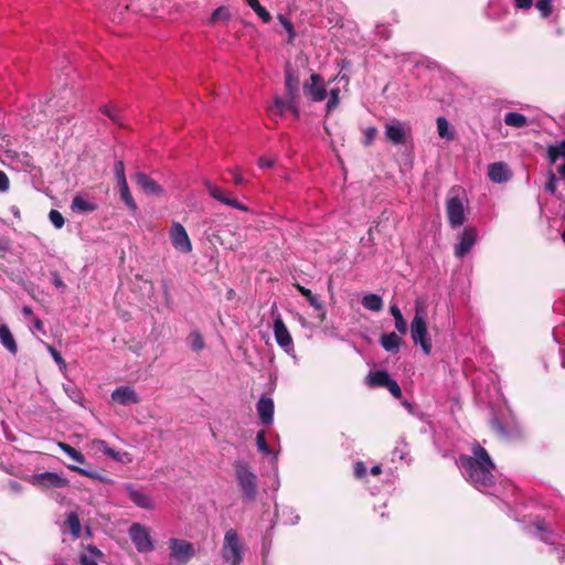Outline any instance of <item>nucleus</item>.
I'll return each mask as SVG.
<instances>
[{"label": "nucleus", "instance_id": "09e8293b", "mask_svg": "<svg viewBox=\"0 0 565 565\" xmlns=\"http://www.w3.org/2000/svg\"><path fill=\"white\" fill-rule=\"evenodd\" d=\"M114 172L117 180V184L127 182L126 175H125V166L122 161H117L114 166Z\"/></svg>", "mask_w": 565, "mask_h": 565}, {"label": "nucleus", "instance_id": "20e7f679", "mask_svg": "<svg viewBox=\"0 0 565 565\" xmlns=\"http://www.w3.org/2000/svg\"><path fill=\"white\" fill-rule=\"evenodd\" d=\"M221 554L224 562L230 565L242 564L244 546L236 530L228 529L225 532Z\"/></svg>", "mask_w": 565, "mask_h": 565}, {"label": "nucleus", "instance_id": "1a4fd4ad", "mask_svg": "<svg viewBox=\"0 0 565 565\" xmlns=\"http://www.w3.org/2000/svg\"><path fill=\"white\" fill-rule=\"evenodd\" d=\"M171 558L177 562L175 565H185L194 556V546L192 543L180 540L170 539Z\"/></svg>", "mask_w": 565, "mask_h": 565}, {"label": "nucleus", "instance_id": "ddd939ff", "mask_svg": "<svg viewBox=\"0 0 565 565\" xmlns=\"http://www.w3.org/2000/svg\"><path fill=\"white\" fill-rule=\"evenodd\" d=\"M477 242V230L471 226H467L460 234V241L455 246V255L458 258H463L473 247Z\"/></svg>", "mask_w": 565, "mask_h": 565}, {"label": "nucleus", "instance_id": "680f3d73", "mask_svg": "<svg viewBox=\"0 0 565 565\" xmlns=\"http://www.w3.org/2000/svg\"><path fill=\"white\" fill-rule=\"evenodd\" d=\"M22 313L25 316V317H32L33 316V310L31 307L29 306H24L22 308Z\"/></svg>", "mask_w": 565, "mask_h": 565}, {"label": "nucleus", "instance_id": "473e14b6", "mask_svg": "<svg viewBox=\"0 0 565 565\" xmlns=\"http://www.w3.org/2000/svg\"><path fill=\"white\" fill-rule=\"evenodd\" d=\"M296 288L297 290L303 296L306 297V299L308 300V302L310 303V306H312L315 309L317 310H323V305L321 301H319V299L317 298V296H315L310 289L303 287V286H300L299 284L296 285Z\"/></svg>", "mask_w": 565, "mask_h": 565}, {"label": "nucleus", "instance_id": "c85d7f7f", "mask_svg": "<svg viewBox=\"0 0 565 565\" xmlns=\"http://www.w3.org/2000/svg\"><path fill=\"white\" fill-rule=\"evenodd\" d=\"M57 446L63 452H65L75 462L81 463V465H83L85 462L84 455L81 451L73 448L72 446H70L68 444L58 441Z\"/></svg>", "mask_w": 565, "mask_h": 565}, {"label": "nucleus", "instance_id": "cd10ccee", "mask_svg": "<svg viewBox=\"0 0 565 565\" xmlns=\"http://www.w3.org/2000/svg\"><path fill=\"white\" fill-rule=\"evenodd\" d=\"M391 315L395 320V328L401 334H405L407 332V322L404 319L399 308L396 305H392L390 307Z\"/></svg>", "mask_w": 565, "mask_h": 565}, {"label": "nucleus", "instance_id": "a211bd4d", "mask_svg": "<svg viewBox=\"0 0 565 565\" xmlns=\"http://www.w3.org/2000/svg\"><path fill=\"white\" fill-rule=\"evenodd\" d=\"M137 185L147 194H162L163 189L153 181L148 174L143 172H138L134 177Z\"/></svg>", "mask_w": 565, "mask_h": 565}, {"label": "nucleus", "instance_id": "7ed1b4c3", "mask_svg": "<svg viewBox=\"0 0 565 565\" xmlns=\"http://www.w3.org/2000/svg\"><path fill=\"white\" fill-rule=\"evenodd\" d=\"M233 466L237 484L244 498L254 501L257 495V476L246 461L237 460Z\"/></svg>", "mask_w": 565, "mask_h": 565}, {"label": "nucleus", "instance_id": "72a5a7b5", "mask_svg": "<svg viewBox=\"0 0 565 565\" xmlns=\"http://www.w3.org/2000/svg\"><path fill=\"white\" fill-rule=\"evenodd\" d=\"M437 129L439 137L447 140L455 138L454 131L450 129L449 124L445 117L437 118Z\"/></svg>", "mask_w": 565, "mask_h": 565}, {"label": "nucleus", "instance_id": "8fccbe9b", "mask_svg": "<svg viewBox=\"0 0 565 565\" xmlns=\"http://www.w3.org/2000/svg\"><path fill=\"white\" fill-rule=\"evenodd\" d=\"M49 217H50V221L52 222V224L56 228L63 227V225H64V217H63V215L58 211L51 210L50 214H49Z\"/></svg>", "mask_w": 565, "mask_h": 565}, {"label": "nucleus", "instance_id": "aec40b11", "mask_svg": "<svg viewBox=\"0 0 565 565\" xmlns=\"http://www.w3.org/2000/svg\"><path fill=\"white\" fill-rule=\"evenodd\" d=\"M488 177L495 183H502L510 180L511 172L504 162H494L488 167Z\"/></svg>", "mask_w": 565, "mask_h": 565}, {"label": "nucleus", "instance_id": "bf43d9fd", "mask_svg": "<svg viewBox=\"0 0 565 565\" xmlns=\"http://www.w3.org/2000/svg\"><path fill=\"white\" fill-rule=\"evenodd\" d=\"M258 166L262 168V169H265V168H271L274 166V160L273 159H269V158H266V157H260L258 159Z\"/></svg>", "mask_w": 565, "mask_h": 565}, {"label": "nucleus", "instance_id": "de8ad7c7", "mask_svg": "<svg viewBox=\"0 0 565 565\" xmlns=\"http://www.w3.org/2000/svg\"><path fill=\"white\" fill-rule=\"evenodd\" d=\"M364 139L363 145L369 147L373 143L377 136V129L375 127H367L363 130Z\"/></svg>", "mask_w": 565, "mask_h": 565}, {"label": "nucleus", "instance_id": "e433bc0d", "mask_svg": "<svg viewBox=\"0 0 565 565\" xmlns=\"http://www.w3.org/2000/svg\"><path fill=\"white\" fill-rule=\"evenodd\" d=\"M547 154L552 163H554L558 158L565 159V140L557 146H550Z\"/></svg>", "mask_w": 565, "mask_h": 565}, {"label": "nucleus", "instance_id": "9d476101", "mask_svg": "<svg viewBox=\"0 0 565 565\" xmlns=\"http://www.w3.org/2000/svg\"><path fill=\"white\" fill-rule=\"evenodd\" d=\"M169 235H170L171 244L177 250H179L183 254H189L192 250L191 239H190L184 226L181 223L174 222L171 225Z\"/></svg>", "mask_w": 565, "mask_h": 565}, {"label": "nucleus", "instance_id": "f257e3e1", "mask_svg": "<svg viewBox=\"0 0 565 565\" xmlns=\"http://www.w3.org/2000/svg\"><path fill=\"white\" fill-rule=\"evenodd\" d=\"M459 463L467 479L477 489L488 491L493 487V470L495 466L488 451L482 446L475 444L472 447V456H460Z\"/></svg>", "mask_w": 565, "mask_h": 565}, {"label": "nucleus", "instance_id": "e2e57ef3", "mask_svg": "<svg viewBox=\"0 0 565 565\" xmlns=\"http://www.w3.org/2000/svg\"><path fill=\"white\" fill-rule=\"evenodd\" d=\"M382 472L381 466L376 465L371 468V473L373 476H379Z\"/></svg>", "mask_w": 565, "mask_h": 565}, {"label": "nucleus", "instance_id": "c9c22d12", "mask_svg": "<svg viewBox=\"0 0 565 565\" xmlns=\"http://www.w3.org/2000/svg\"><path fill=\"white\" fill-rule=\"evenodd\" d=\"M285 86L288 97L295 99L298 89V79L295 78L289 71L286 72Z\"/></svg>", "mask_w": 565, "mask_h": 565}, {"label": "nucleus", "instance_id": "9b49d317", "mask_svg": "<svg viewBox=\"0 0 565 565\" xmlns=\"http://www.w3.org/2000/svg\"><path fill=\"white\" fill-rule=\"evenodd\" d=\"M203 184H204L206 191L209 192V194L214 200L218 201L220 203L225 204L231 207H234V209H237V210H241V211H244V212L248 211V207L246 205L242 204L236 199L228 196L227 193L222 188L214 184L210 180H204Z\"/></svg>", "mask_w": 565, "mask_h": 565}, {"label": "nucleus", "instance_id": "393cba45", "mask_svg": "<svg viewBox=\"0 0 565 565\" xmlns=\"http://www.w3.org/2000/svg\"><path fill=\"white\" fill-rule=\"evenodd\" d=\"M103 557V553L94 545H88L86 551L81 555V565H98L97 559Z\"/></svg>", "mask_w": 565, "mask_h": 565}, {"label": "nucleus", "instance_id": "49530a36", "mask_svg": "<svg viewBox=\"0 0 565 565\" xmlns=\"http://www.w3.org/2000/svg\"><path fill=\"white\" fill-rule=\"evenodd\" d=\"M46 349L50 352L51 356L55 361V363L58 365L61 370L66 369V363L61 353L51 344H46Z\"/></svg>", "mask_w": 565, "mask_h": 565}, {"label": "nucleus", "instance_id": "13d9d810", "mask_svg": "<svg viewBox=\"0 0 565 565\" xmlns=\"http://www.w3.org/2000/svg\"><path fill=\"white\" fill-rule=\"evenodd\" d=\"M32 322H33V327L31 329L32 331H39V332L45 333L43 321L40 318L34 317Z\"/></svg>", "mask_w": 565, "mask_h": 565}, {"label": "nucleus", "instance_id": "c03bdc74", "mask_svg": "<svg viewBox=\"0 0 565 565\" xmlns=\"http://www.w3.org/2000/svg\"><path fill=\"white\" fill-rule=\"evenodd\" d=\"M102 113L106 115L108 118H110L115 124H118L120 126L122 125L120 114L116 108L111 106H103Z\"/></svg>", "mask_w": 565, "mask_h": 565}, {"label": "nucleus", "instance_id": "6e6d98bb", "mask_svg": "<svg viewBox=\"0 0 565 565\" xmlns=\"http://www.w3.org/2000/svg\"><path fill=\"white\" fill-rule=\"evenodd\" d=\"M92 446L98 450H102L104 454H106L107 448H110L108 444L102 439H94L92 441Z\"/></svg>", "mask_w": 565, "mask_h": 565}, {"label": "nucleus", "instance_id": "dca6fc26", "mask_svg": "<svg viewBox=\"0 0 565 565\" xmlns=\"http://www.w3.org/2000/svg\"><path fill=\"white\" fill-rule=\"evenodd\" d=\"M125 490L128 494V498L139 508L145 510H153L154 503L151 497L138 489H136L132 484L128 483L125 486Z\"/></svg>", "mask_w": 565, "mask_h": 565}, {"label": "nucleus", "instance_id": "2eb2a0df", "mask_svg": "<svg viewBox=\"0 0 565 565\" xmlns=\"http://www.w3.org/2000/svg\"><path fill=\"white\" fill-rule=\"evenodd\" d=\"M286 109H290L296 118L299 117V109L295 105V99L291 98H289L288 102H285L280 97H275L273 104L268 106L267 111L268 115L276 120L282 116Z\"/></svg>", "mask_w": 565, "mask_h": 565}, {"label": "nucleus", "instance_id": "b1692460", "mask_svg": "<svg viewBox=\"0 0 565 565\" xmlns=\"http://www.w3.org/2000/svg\"><path fill=\"white\" fill-rule=\"evenodd\" d=\"M381 345L387 351L392 353H396L399 350L402 339L395 332L386 333L381 337Z\"/></svg>", "mask_w": 565, "mask_h": 565}, {"label": "nucleus", "instance_id": "37998d69", "mask_svg": "<svg viewBox=\"0 0 565 565\" xmlns=\"http://www.w3.org/2000/svg\"><path fill=\"white\" fill-rule=\"evenodd\" d=\"M102 113L106 115L108 118H110L115 124H118L120 126L122 125L120 114L116 108L111 106H103Z\"/></svg>", "mask_w": 565, "mask_h": 565}, {"label": "nucleus", "instance_id": "4be33fe9", "mask_svg": "<svg viewBox=\"0 0 565 565\" xmlns=\"http://www.w3.org/2000/svg\"><path fill=\"white\" fill-rule=\"evenodd\" d=\"M0 342L13 355L18 352V345L7 324L0 326Z\"/></svg>", "mask_w": 565, "mask_h": 565}, {"label": "nucleus", "instance_id": "6ab92c4d", "mask_svg": "<svg viewBox=\"0 0 565 565\" xmlns=\"http://www.w3.org/2000/svg\"><path fill=\"white\" fill-rule=\"evenodd\" d=\"M257 413L263 425H270L274 417V402L269 397H260L257 402Z\"/></svg>", "mask_w": 565, "mask_h": 565}, {"label": "nucleus", "instance_id": "4468645a", "mask_svg": "<svg viewBox=\"0 0 565 565\" xmlns=\"http://www.w3.org/2000/svg\"><path fill=\"white\" fill-rule=\"evenodd\" d=\"M406 125L398 120H393L385 125V137L394 145H404L406 142Z\"/></svg>", "mask_w": 565, "mask_h": 565}, {"label": "nucleus", "instance_id": "774afa93", "mask_svg": "<svg viewBox=\"0 0 565 565\" xmlns=\"http://www.w3.org/2000/svg\"><path fill=\"white\" fill-rule=\"evenodd\" d=\"M563 242L565 243V231L562 233Z\"/></svg>", "mask_w": 565, "mask_h": 565}, {"label": "nucleus", "instance_id": "79ce46f5", "mask_svg": "<svg viewBox=\"0 0 565 565\" xmlns=\"http://www.w3.org/2000/svg\"><path fill=\"white\" fill-rule=\"evenodd\" d=\"M190 340H191L192 350L199 352L204 349L205 343H204V340L200 332H198V331L191 332Z\"/></svg>", "mask_w": 565, "mask_h": 565}, {"label": "nucleus", "instance_id": "58836bf2", "mask_svg": "<svg viewBox=\"0 0 565 565\" xmlns=\"http://www.w3.org/2000/svg\"><path fill=\"white\" fill-rule=\"evenodd\" d=\"M105 455H107L108 457H110L111 459H114L118 462H122V463L131 462V457L128 452H126V451L120 452V451L113 449L111 447L107 448Z\"/></svg>", "mask_w": 565, "mask_h": 565}, {"label": "nucleus", "instance_id": "052dcab7", "mask_svg": "<svg viewBox=\"0 0 565 565\" xmlns=\"http://www.w3.org/2000/svg\"><path fill=\"white\" fill-rule=\"evenodd\" d=\"M284 28L289 32V33H292V24L290 21H288L287 19L282 18L281 15L279 17Z\"/></svg>", "mask_w": 565, "mask_h": 565}, {"label": "nucleus", "instance_id": "423d86ee", "mask_svg": "<svg viewBox=\"0 0 565 565\" xmlns=\"http://www.w3.org/2000/svg\"><path fill=\"white\" fill-rule=\"evenodd\" d=\"M365 384L370 388L386 387L395 398L402 397V390L398 383L393 380L387 371H372L365 377Z\"/></svg>", "mask_w": 565, "mask_h": 565}, {"label": "nucleus", "instance_id": "f704fd0d", "mask_svg": "<svg viewBox=\"0 0 565 565\" xmlns=\"http://www.w3.org/2000/svg\"><path fill=\"white\" fill-rule=\"evenodd\" d=\"M247 4L254 10V12L263 20V22L267 23L271 20L270 13L260 6L258 0H246Z\"/></svg>", "mask_w": 565, "mask_h": 565}, {"label": "nucleus", "instance_id": "ea45409f", "mask_svg": "<svg viewBox=\"0 0 565 565\" xmlns=\"http://www.w3.org/2000/svg\"><path fill=\"white\" fill-rule=\"evenodd\" d=\"M339 94H340V90L339 88H333L330 90L329 93V99H328V103L326 105V111L327 114L329 115L334 108L338 107L339 103H340V97H339Z\"/></svg>", "mask_w": 565, "mask_h": 565}, {"label": "nucleus", "instance_id": "338daca9", "mask_svg": "<svg viewBox=\"0 0 565 565\" xmlns=\"http://www.w3.org/2000/svg\"><path fill=\"white\" fill-rule=\"evenodd\" d=\"M55 565H66V563L60 561Z\"/></svg>", "mask_w": 565, "mask_h": 565}, {"label": "nucleus", "instance_id": "f3484780", "mask_svg": "<svg viewBox=\"0 0 565 565\" xmlns=\"http://www.w3.org/2000/svg\"><path fill=\"white\" fill-rule=\"evenodd\" d=\"M111 399L120 405L138 404L140 398L130 386H120L111 393Z\"/></svg>", "mask_w": 565, "mask_h": 565}, {"label": "nucleus", "instance_id": "2f4dec72", "mask_svg": "<svg viewBox=\"0 0 565 565\" xmlns=\"http://www.w3.org/2000/svg\"><path fill=\"white\" fill-rule=\"evenodd\" d=\"M65 524L70 529L71 534L75 539L79 537V535H81V522H79L78 515L75 512H71V513L67 514Z\"/></svg>", "mask_w": 565, "mask_h": 565}, {"label": "nucleus", "instance_id": "4d7b16f0", "mask_svg": "<svg viewBox=\"0 0 565 565\" xmlns=\"http://www.w3.org/2000/svg\"><path fill=\"white\" fill-rule=\"evenodd\" d=\"M514 4L518 9L529 10L533 6V0H514Z\"/></svg>", "mask_w": 565, "mask_h": 565}, {"label": "nucleus", "instance_id": "c756f323", "mask_svg": "<svg viewBox=\"0 0 565 565\" xmlns=\"http://www.w3.org/2000/svg\"><path fill=\"white\" fill-rule=\"evenodd\" d=\"M119 188L120 198L124 201V203L131 210H137V204L130 193L129 186L127 182H122L120 184H117Z\"/></svg>", "mask_w": 565, "mask_h": 565}, {"label": "nucleus", "instance_id": "39448f33", "mask_svg": "<svg viewBox=\"0 0 565 565\" xmlns=\"http://www.w3.org/2000/svg\"><path fill=\"white\" fill-rule=\"evenodd\" d=\"M411 335L414 343L419 344L425 354H430L431 340L428 335L425 318L418 308L411 323Z\"/></svg>", "mask_w": 565, "mask_h": 565}, {"label": "nucleus", "instance_id": "f8f14e48", "mask_svg": "<svg viewBox=\"0 0 565 565\" xmlns=\"http://www.w3.org/2000/svg\"><path fill=\"white\" fill-rule=\"evenodd\" d=\"M274 334L276 342L279 347H281L287 353L294 350V341L292 338L284 323L281 316L277 313L274 319Z\"/></svg>", "mask_w": 565, "mask_h": 565}, {"label": "nucleus", "instance_id": "4c0bfd02", "mask_svg": "<svg viewBox=\"0 0 565 565\" xmlns=\"http://www.w3.org/2000/svg\"><path fill=\"white\" fill-rule=\"evenodd\" d=\"M231 18L230 11L226 7L216 8L210 17V23H216L218 21H228Z\"/></svg>", "mask_w": 565, "mask_h": 565}, {"label": "nucleus", "instance_id": "f03ea898", "mask_svg": "<svg viewBox=\"0 0 565 565\" xmlns=\"http://www.w3.org/2000/svg\"><path fill=\"white\" fill-rule=\"evenodd\" d=\"M467 195L461 186H452L446 199V212L449 225L452 228L460 227L466 221L465 204L467 203Z\"/></svg>", "mask_w": 565, "mask_h": 565}, {"label": "nucleus", "instance_id": "0e129e2a", "mask_svg": "<svg viewBox=\"0 0 565 565\" xmlns=\"http://www.w3.org/2000/svg\"><path fill=\"white\" fill-rule=\"evenodd\" d=\"M54 285H55V287H57V288L64 287V282L62 281V279H61L58 276H56V277L54 278Z\"/></svg>", "mask_w": 565, "mask_h": 565}, {"label": "nucleus", "instance_id": "bb28decb", "mask_svg": "<svg viewBox=\"0 0 565 565\" xmlns=\"http://www.w3.org/2000/svg\"><path fill=\"white\" fill-rule=\"evenodd\" d=\"M362 305L367 310L379 312L383 308V300L379 295L367 294L362 298Z\"/></svg>", "mask_w": 565, "mask_h": 565}, {"label": "nucleus", "instance_id": "7c9ffc66", "mask_svg": "<svg viewBox=\"0 0 565 565\" xmlns=\"http://www.w3.org/2000/svg\"><path fill=\"white\" fill-rule=\"evenodd\" d=\"M67 467H68L70 470L75 471V472L79 473L81 476H85V477H88L90 479L104 482V483H110V479L99 475L96 471L87 470V469H84V468H81V467H77V466H73V465H68Z\"/></svg>", "mask_w": 565, "mask_h": 565}, {"label": "nucleus", "instance_id": "a18cd8bd", "mask_svg": "<svg viewBox=\"0 0 565 565\" xmlns=\"http://www.w3.org/2000/svg\"><path fill=\"white\" fill-rule=\"evenodd\" d=\"M256 445H257V448L260 452L263 454H270V448L268 447L267 445V441H266V435H265V431L264 430H259L256 435Z\"/></svg>", "mask_w": 565, "mask_h": 565}, {"label": "nucleus", "instance_id": "6e6552de", "mask_svg": "<svg viewBox=\"0 0 565 565\" xmlns=\"http://www.w3.org/2000/svg\"><path fill=\"white\" fill-rule=\"evenodd\" d=\"M302 89L308 99L313 103L322 102L328 96L324 79L317 73L310 75V79L303 83Z\"/></svg>", "mask_w": 565, "mask_h": 565}, {"label": "nucleus", "instance_id": "a19ab883", "mask_svg": "<svg viewBox=\"0 0 565 565\" xmlns=\"http://www.w3.org/2000/svg\"><path fill=\"white\" fill-rule=\"evenodd\" d=\"M554 0H537L536 1V9L541 12V15L543 18H547L551 15L553 11V3Z\"/></svg>", "mask_w": 565, "mask_h": 565}, {"label": "nucleus", "instance_id": "603ef678", "mask_svg": "<svg viewBox=\"0 0 565 565\" xmlns=\"http://www.w3.org/2000/svg\"><path fill=\"white\" fill-rule=\"evenodd\" d=\"M556 182H557V179H556L555 174L553 172H550L548 181L545 184V190L547 192H550L551 194H555V192H556Z\"/></svg>", "mask_w": 565, "mask_h": 565}, {"label": "nucleus", "instance_id": "0eeeda50", "mask_svg": "<svg viewBox=\"0 0 565 565\" xmlns=\"http://www.w3.org/2000/svg\"><path fill=\"white\" fill-rule=\"evenodd\" d=\"M128 534L139 553H149L154 550L150 530L147 526L135 522L130 525Z\"/></svg>", "mask_w": 565, "mask_h": 565}, {"label": "nucleus", "instance_id": "69168bd1", "mask_svg": "<svg viewBox=\"0 0 565 565\" xmlns=\"http://www.w3.org/2000/svg\"><path fill=\"white\" fill-rule=\"evenodd\" d=\"M7 249H8L7 243L4 241L0 239V250H7Z\"/></svg>", "mask_w": 565, "mask_h": 565}, {"label": "nucleus", "instance_id": "a878e982", "mask_svg": "<svg viewBox=\"0 0 565 565\" xmlns=\"http://www.w3.org/2000/svg\"><path fill=\"white\" fill-rule=\"evenodd\" d=\"M504 124L513 128H523L529 124V120L520 113L510 111L504 116Z\"/></svg>", "mask_w": 565, "mask_h": 565}, {"label": "nucleus", "instance_id": "5701e85b", "mask_svg": "<svg viewBox=\"0 0 565 565\" xmlns=\"http://www.w3.org/2000/svg\"><path fill=\"white\" fill-rule=\"evenodd\" d=\"M71 209L73 212L86 213L94 212L97 209V205L86 200L83 195L77 194L72 201Z\"/></svg>", "mask_w": 565, "mask_h": 565}, {"label": "nucleus", "instance_id": "412c9836", "mask_svg": "<svg viewBox=\"0 0 565 565\" xmlns=\"http://www.w3.org/2000/svg\"><path fill=\"white\" fill-rule=\"evenodd\" d=\"M40 483L54 488H64L68 484V480L54 472H43L38 476Z\"/></svg>", "mask_w": 565, "mask_h": 565}, {"label": "nucleus", "instance_id": "864d4df0", "mask_svg": "<svg viewBox=\"0 0 565 565\" xmlns=\"http://www.w3.org/2000/svg\"><path fill=\"white\" fill-rule=\"evenodd\" d=\"M354 475L356 478H363L366 475V467L362 461L354 465Z\"/></svg>", "mask_w": 565, "mask_h": 565}, {"label": "nucleus", "instance_id": "5fc2aeb1", "mask_svg": "<svg viewBox=\"0 0 565 565\" xmlns=\"http://www.w3.org/2000/svg\"><path fill=\"white\" fill-rule=\"evenodd\" d=\"M9 186H10V181H9L8 175L3 171H0V192L8 191Z\"/></svg>", "mask_w": 565, "mask_h": 565}, {"label": "nucleus", "instance_id": "3c124183", "mask_svg": "<svg viewBox=\"0 0 565 565\" xmlns=\"http://www.w3.org/2000/svg\"><path fill=\"white\" fill-rule=\"evenodd\" d=\"M227 171H228V173H231L233 175V183L235 185H241V184L245 183V179L242 175V170L239 167L228 169Z\"/></svg>", "mask_w": 565, "mask_h": 565}]
</instances>
